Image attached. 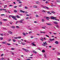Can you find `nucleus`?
Masks as SVG:
<instances>
[{"label": "nucleus", "instance_id": "obj_1", "mask_svg": "<svg viewBox=\"0 0 60 60\" xmlns=\"http://www.w3.org/2000/svg\"><path fill=\"white\" fill-rule=\"evenodd\" d=\"M9 18H11V17H12V19H15V20H17V19H16L15 18H16V17H15L14 16H13V15H9Z\"/></svg>", "mask_w": 60, "mask_h": 60}, {"label": "nucleus", "instance_id": "obj_2", "mask_svg": "<svg viewBox=\"0 0 60 60\" xmlns=\"http://www.w3.org/2000/svg\"><path fill=\"white\" fill-rule=\"evenodd\" d=\"M20 12H22L23 13H24L25 12V13H26V14H27V13H28L26 11H23L21 10H20Z\"/></svg>", "mask_w": 60, "mask_h": 60}, {"label": "nucleus", "instance_id": "obj_3", "mask_svg": "<svg viewBox=\"0 0 60 60\" xmlns=\"http://www.w3.org/2000/svg\"><path fill=\"white\" fill-rule=\"evenodd\" d=\"M43 44H42V46H45V45H47V43L46 42H43Z\"/></svg>", "mask_w": 60, "mask_h": 60}, {"label": "nucleus", "instance_id": "obj_4", "mask_svg": "<svg viewBox=\"0 0 60 60\" xmlns=\"http://www.w3.org/2000/svg\"><path fill=\"white\" fill-rule=\"evenodd\" d=\"M50 19H53V20H55V19H56V17H54V16H51L50 17Z\"/></svg>", "mask_w": 60, "mask_h": 60}, {"label": "nucleus", "instance_id": "obj_5", "mask_svg": "<svg viewBox=\"0 0 60 60\" xmlns=\"http://www.w3.org/2000/svg\"><path fill=\"white\" fill-rule=\"evenodd\" d=\"M22 49H23V50H24L26 52H28L29 51V50H28L27 49H25L24 48H23Z\"/></svg>", "mask_w": 60, "mask_h": 60}, {"label": "nucleus", "instance_id": "obj_6", "mask_svg": "<svg viewBox=\"0 0 60 60\" xmlns=\"http://www.w3.org/2000/svg\"><path fill=\"white\" fill-rule=\"evenodd\" d=\"M24 20V19H21L20 20L19 22L20 23H22V21Z\"/></svg>", "mask_w": 60, "mask_h": 60}, {"label": "nucleus", "instance_id": "obj_7", "mask_svg": "<svg viewBox=\"0 0 60 60\" xmlns=\"http://www.w3.org/2000/svg\"><path fill=\"white\" fill-rule=\"evenodd\" d=\"M40 40L41 41H43V40H44V39H43V38H40Z\"/></svg>", "mask_w": 60, "mask_h": 60}, {"label": "nucleus", "instance_id": "obj_8", "mask_svg": "<svg viewBox=\"0 0 60 60\" xmlns=\"http://www.w3.org/2000/svg\"><path fill=\"white\" fill-rule=\"evenodd\" d=\"M41 21L42 22H44V21H45V19H41Z\"/></svg>", "mask_w": 60, "mask_h": 60}, {"label": "nucleus", "instance_id": "obj_9", "mask_svg": "<svg viewBox=\"0 0 60 60\" xmlns=\"http://www.w3.org/2000/svg\"><path fill=\"white\" fill-rule=\"evenodd\" d=\"M33 53H35V54H37V52H36L34 50H33Z\"/></svg>", "mask_w": 60, "mask_h": 60}, {"label": "nucleus", "instance_id": "obj_10", "mask_svg": "<svg viewBox=\"0 0 60 60\" xmlns=\"http://www.w3.org/2000/svg\"><path fill=\"white\" fill-rule=\"evenodd\" d=\"M46 19L47 20H49V19L50 18L49 17H46Z\"/></svg>", "mask_w": 60, "mask_h": 60}, {"label": "nucleus", "instance_id": "obj_11", "mask_svg": "<svg viewBox=\"0 0 60 60\" xmlns=\"http://www.w3.org/2000/svg\"><path fill=\"white\" fill-rule=\"evenodd\" d=\"M53 23L55 24H56V25H57V24H58V23L56 21L55 22H53Z\"/></svg>", "mask_w": 60, "mask_h": 60}, {"label": "nucleus", "instance_id": "obj_12", "mask_svg": "<svg viewBox=\"0 0 60 60\" xmlns=\"http://www.w3.org/2000/svg\"><path fill=\"white\" fill-rule=\"evenodd\" d=\"M46 25H47L48 26H51V23H46Z\"/></svg>", "mask_w": 60, "mask_h": 60}, {"label": "nucleus", "instance_id": "obj_13", "mask_svg": "<svg viewBox=\"0 0 60 60\" xmlns=\"http://www.w3.org/2000/svg\"><path fill=\"white\" fill-rule=\"evenodd\" d=\"M18 42H19V43L20 44H21V43H22V41H18Z\"/></svg>", "mask_w": 60, "mask_h": 60}, {"label": "nucleus", "instance_id": "obj_14", "mask_svg": "<svg viewBox=\"0 0 60 60\" xmlns=\"http://www.w3.org/2000/svg\"><path fill=\"white\" fill-rule=\"evenodd\" d=\"M49 40H50V41H54V40H55V39L54 38L52 39H49Z\"/></svg>", "mask_w": 60, "mask_h": 60}, {"label": "nucleus", "instance_id": "obj_15", "mask_svg": "<svg viewBox=\"0 0 60 60\" xmlns=\"http://www.w3.org/2000/svg\"><path fill=\"white\" fill-rule=\"evenodd\" d=\"M8 32L9 33V34H12V32H11V31H8Z\"/></svg>", "mask_w": 60, "mask_h": 60}, {"label": "nucleus", "instance_id": "obj_16", "mask_svg": "<svg viewBox=\"0 0 60 60\" xmlns=\"http://www.w3.org/2000/svg\"><path fill=\"white\" fill-rule=\"evenodd\" d=\"M55 43L56 44H58V41H56L55 42Z\"/></svg>", "mask_w": 60, "mask_h": 60}, {"label": "nucleus", "instance_id": "obj_17", "mask_svg": "<svg viewBox=\"0 0 60 60\" xmlns=\"http://www.w3.org/2000/svg\"><path fill=\"white\" fill-rule=\"evenodd\" d=\"M34 42H33L31 44L33 45V46H36V45L34 44Z\"/></svg>", "mask_w": 60, "mask_h": 60}, {"label": "nucleus", "instance_id": "obj_18", "mask_svg": "<svg viewBox=\"0 0 60 60\" xmlns=\"http://www.w3.org/2000/svg\"><path fill=\"white\" fill-rule=\"evenodd\" d=\"M16 16L17 18H20V17L18 15H16Z\"/></svg>", "mask_w": 60, "mask_h": 60}, {"label": "nucleus", "instance_id": "obj_19", "mask_svg": "<svg viewBox=\"0 0 60 60\" xmlns=\"http://www.w3.org/2000/svg\"><path fill=\"white\" fill-rule=\"evenodd\" d=\"M45 9H49V8L47 7H43Z\"/></svg>", "mask_w": 60, "mask_h": 60}, {"label": "nucleus", "instance_id": "obj_20", "mask_svg": "<svg viewBox=\"0 0 60 60\" xmlns=\"http://www.w3.org/2000/svg\"><path fill=\"white\" fill-rule=\"evenodd\" d=\"M40 33H42V34H45V32L43 31H42L40 32Z\"/></svg>", "mask_w": 60, "mask_h": 60}, {"label": "nucleus", "instance_id": "obj_21", "mask_svg": "<svg viewBox=\"0 0 60 60\" xmlns=\"http://www.w3.org/2000/svg\"><path fill=\"white\" fill-rule=\"evenodd\" d=\"M22 34L24 35V36H26V34L24 32L22 33Z\"/></svg>", "mask_w": 60, "mask_h": 60}, {"label": "nucleus", "instance_id": "obj_22", "mask_svg": "<svg viewBox=\"0 0 60 60\" xmlns=\"http://www.w3.org/2000/svg\"><path fill=\"white\" fill-rule=\"evenodd\" d=\"M2 43H3V44H5V43H6V42H2Z\"/></svg>", "mask_w": 60, "mask_h": 60}, {"label": "nucleus", "instance_id": "obj_23", "mask_svg": "<svg viewBox=\"0 0 60 60\" xmlns=\"http://www.w3.org/2000/svg\"><path fill=\"white\" fill-rule=\"evenodd\" d=\"M12 40L13 42H16V40L14 39H13Z\"/></svg>", "mask_w": 60, "mask_h": 60}, {"label": "nucleus", "instance_id": "obj_24", "mask_svg": "<svg viewBox=\"0 0 60 60\" xmlns=\"http://www.w3.org/2000/svg\"><path fill=\"white\" fill-rule=\"evenodd\" d=\"M57 55H60V53L59 52H57Z\"/></svg>", "mask_w": 60, "mask_h": 60}, {"label": "nucleus", "instance_id": "obj_25", "mask_svg": "<svg viewBox=\"0 0 60 60\" xmlns=\"http://www.w3.org/2000/svg\"><path fill=\"white\" fill-rule=\"evenodd\" d=\"M14 12H17V10H14Z\"/></svg>", "mask_w": 60, "mask_h": 60}, {"label": "nucleus", "instance_id": "obj_26", "mask_svg": "<svg viewBox=\"0 0 60 60\" xmlns=\"http://www.w3.org/2000/svg\"><path fill=\"white\" fill-rule=\"evenodd\" d=\"M17 38L18 39H21V36H19L17 37Z\"/></svg>", "mask_w": 60, "mask_h": 60}, {"label": "nucleus", "instance_id": "obj_27", "mask_svg": "<svg viewBox=\"0 0 60 60\" xmlns=\"http://www.w3.org/2000/svg\"><path fill=\"white\" fill-rule=\"evenodd\" d=\"M34 8H37V6L35 5L34 6Z\"/></svg>", "mask_w": 60, "mask_h": 60}, {"label": "nucleus", "instance_id": "obj_28", "mask_svg": "<svg viewBox=\"0 0 60 60\" xmlns=\"http://www.w3.org/2000/svg\"><path fill=\"white\" fill-rule=\"evenodd\" d=\"M11 27L12 28L14 29L15 28V26H11Z\"/></svg>", "mask_w": 60, "mask_h": 60}, {"label": "nucleus", "instance_id": "obj_29", "mask_svg": "<svg viewBox=\"0 0 60 60\" xmlns=\"http://www.w3.org/2000/svg\"><path fill=\"white\" fill-rule=\"evenodd\" d=\"M56 27H60V26H58V25H56Z\"/></svg>", "mask_w": 60, "mask_h": 60}, {"label": "nucleus", "instance_id": "obj_30", "mask_svg": "<svg viewBox=\"0 0 60 60\" xmlns=\"http://www.w3.org/2000/svg\"><path fill=\"white\" fill-rule=\"evenodd\" d=\"M11 49L13 50H14L15 49V48H11Z\"/></svg>", "mask_w": 60, "mask_h": 60}, {"label": "nucleus", "instance_id": "obj_31", "mask_svg": "<svg viewBox=\"0 0 60 60\" xmlns=\"http://www.w3.org/2000/svg\"><path fill=\"white\" fill-rule=\"evenodd\" d=\"M4 59V58H2V59L1 58L0 59V60H2Z\"/></svg>", "mask_w": 60, "mask_h": 60}, {"label": "nucleus", "instance_id": "obj_32", "mask_svg": "<svg viewBox=\"0 0 60 60\" xmlns=\"http://www.w3.org/2000/svg\"><path fill=\"white\" fill-rule=\"evenodd\" d=\"M21 44H22V45H25V44L23 43L22 42Z\"/></svg>", "mask_w": 60, "mask_h": 60}, {"label": "nucleus", "instance_id": "obj_33", "mask_svg": "<svg viewBox=\"0 0 60 60\" xmlns=\"http://www.w3.org/2000/svg\"><path fill=\"white\" fill-rule=\"evenodd\" d=\"M3 20L4 21H6V20H7V19H3Z\"/></svg>", "mask_w": 60, "mask_h": 60}, {"label": "nucleus", "instance_id": "obj_34", "mask_svg": "<svg viewBox=\"0 0 60 60\" xmlns=\"http://www.w3.org/2000/svg\"><path fill=\"white\" fill-rule=\"evenodd\" d=\"M10 52H11V53H12V55H14V53H13V52H12L11 51Z\"/></svg>", "mask_w": 60, "mask_h": 60}, {"label": "nucleus", "instance_id": "obj_35", "mask_svg": "<svg viewBox=\"0 0 60 60\" xmlns=\"http://www.w3.org/2000/svg\"><path fill=\"white\" fill-rule=\"evenodd\" d=\"M0 35H1V36H3V34H0Z\"/></svg>", "mask_w": 60, "mask_h": 60}, {"label": "nucleus", "instance_id": "obj_36", "mask_svg": "<svg viewBox=\"0 0 60 60\" xmlns=\"http://www.w3.org/2000/svg\"><path fill=\"white\" fill-rule=\"evenodd\" d=\"M8 45H11V44L9 43H8L7 44Z\"/></svg>", "mask_w": 60, "mask_h": 60}, {"label": "nucleus", "instance_id": "obj_37", "mask_svg": "<svg viewBox=\"0 0 60 60\" xmlns=\"http://www.w3.org/2000/svg\"><path fill=\"white\" fill-rule=\"evenodd\" d=\"M52 13H55V12L54 11H52Z\"/></svg>", "mask_w": 60, "mask_h": 60}, {"label": "nucleus", "instance_id": "obj_38", "mask_svg": "<svg viewBox=\"0 0 60 60\" xmlns=\"http://www.w3.org/2000/svg\"><path fill=\"white\" fill-rule=\"evenodd\" d=\"M11 41V39H9L8 40V41Z\"/></svg>", "mask_w": 60, "mask_h": 60}, {"label": "nucleus", "instance_id": "obj_39", "mask_svg": "<svg viewBox=\"0 0 60 60\" xmlns=\"http://www.w3.org/2000/svg\"><path fill=\"white\" fill-rule=\"evenodd\" d=\"M36 3L37 4H39V2L37 1L36 2Z\"/></svg>", "mask_w": 60, "mask_h": 60}, {"label": "nucleus", "instance_id": "obj_40", "mask_svg": "<svg viewBox=\"0 0 60 60\" xmlns=\"http://www.w3.org/2000/svg\"><path fill=\"white\" fill-rule=\"evenodd\" d=\"M17 6H15L14 7V8H17Z\"/></svg>", "mask_w": 60, "mask_h": 60}, {"label": "nucleus", "instance_id": "obj_41", "mask_svg": "<svg viewBox=\"0 0 60 60\" xmlns=\"http://www.w3.org/2000/svg\"><path fill=\"white\" fill-rule=\"evenodd\" d=\"M42 28L43 29H45V27H42Z\"/></svg>", "mask_w": 60, "mask_h": 60}, {"label": "nucleus", "instance_id": "obj_42", "mask_svg": "<svg viewBox=\"0 0 60 60\" xmlns=\"http://www.w3.org/2000/svg\"><path fill=\"white\" fill-rule=\"evenodd\" d=\"M36 35H38V36H39V35H40V34H37Z\"/></svg>", "mask_w": 60, "mask_h": 60}, {"label": "nucleus", "instance_id": "obj_43", "mask_svg": "<svg viewBox=\"0 0 60 60\" xmlns=\"http://www.w3.org/2000/svg\"><path fill=\"white\" fill-rule=\"evenodd\" d=\"M4 54H2L1 55V56H4Z\"/></svg>", "mask_w": 60, "mask_h": 60}, {"label": "nucleus", "instance_id": "obj_44", "mask_svg": "<svg viewBox=\"0 0 60 60\" xmlns=\"http://www.w3.org/2000/svg\"><path fill=\"white\" fill-rule=\"evenodd\" d=\"M25 9H28V8H27V7H26V6L25 7Z\"/></svg>", "mask_w": 60, "mask_h": 60}, {"label": "nucleus", "instance_id": "obj_45", "mask_svg": "<svg viewBox=\"0 0 60 60\" xmlns=\"http://www.w3.org/2000/svg\"><path fill=\"white\" fill-rule=\"evenodd\" d=\"M42 52H43V53H44V52H45V50H42Z\"/></svg>", "mask_w": 60, "mask_h": 60}, {"label": "nucleus", "instance_id": "obj_46", "mask_svg": "<svg viewBox=\"0 0 60 60\" xmlns=\"http://www.w3.org/2000/svg\"><path fill=\"white\" fill-rule=\"evenodd\" d=\"M3 38H0V40H3Z\"/></svg>", "mask_w": 60, "mask_h": 60}, {"label": "nucleus", "instance_id": "obj_47", "mask_svg": "<svg viewBox=\"0 0 60 60\" xmlns=\"http://www.w3.org/2000/svg\"><path fill=\"white\" fill-rule=\"evenodd\" d=\"M19 21H17V22H16V24H17V23H19Z\"/></svg>", "mask_w": 60, "mask_h": 60}, {"label": "nucleus", "instance_id": "obj_48", "mask_svg": "<svg viewBox=\"0 0 60 60\" xmlns=\"http://www.w3.org/2000/svg\"><path fill=\"white\" fill-rule=\"evenodd\" d=\"M44 55H45V58H46V57H47V56H46V54H44Z\"/></svg>", "mask_w": 60, "mask_h": 60}, {"label": "nucleus", "instance_id": "obj_49", "mask_svg": "<svg viewBox=\"0 0 60 60\" xmlns=\"http://www.w3.org/2000/svg\"><path fill=\"white\" fill-rule=\"evenodd\" d=\"M3 10H4V11H7V10L6 9H3Z\"/></svg>", "mask_w": 60, "mask_h": 60}, {"label": "nucleus", "instance_id": "obj_50", "mask_svg": "<svg viewBox=\"0 0 60 60\" xmlns=\"http://www.w3.org/2000/svg\"><path fill=\"white\" fill-rule=\"evenodd\" d=\"M36 17H39V16H38V15H36Z\"/></svg>", "mask_w": 60, "mask_h": 60}, {"label": "nucleus", "instance_id": "obj_51", "mask_svg": "<svg viewBox=\"0 0 60 60\" xmlns=\"http://www.w3.org/2000/svg\"><path fill=\"white\" fill-rule=\"evenodd\" d=\"M14 39H17V38H18V37H15V38H14Z\"/></svg>", "mask_w": 60, "mask_h": 60}, {"label": "nucleus", "instance_id": "obj_52", "mask_svg": "<svg viewBox=\"0 0 60 60\" xmlns=\"http://www.w3.org/2000/svg\"><path fill=\"white\" fill-rule=\"evenodd\" d=\"M26 60H30V59H26Z\"/></svg>", "mask_w": 60, "mask_h": 60}, {"label": "nucleus", "instance_id": "obj_53", "mask_svg": "<svg viewBox=\"0 0 60 60\" xmlns=\"http://www.w3.org/2000/svg\"><path fill=\"white\" fill-rule=\"evenodd\" d=\"M2 24V22H0V25H1Z\"/></svg>", "mask_w": 60, "mask_h": 60}, {"label": "nucleus", "instance_id": "obj_54", "mask_svg": "<svg viewBox=\"0 0 60 60\" xmlns=\"http://www.w3.org/2000/svg\"><path fill=\"white\" fill-rule=\"evenodd\" d=\"M45 36H46L47 37H49V36H47L46 35H45Z\"/></svg>", "mask_w": 60, "mask_h": 60}, {"label": "nucleus", "instance_id": "obj_55", "mask_svg": "<svg viewBox=\"0 0 60 60\" xmlns=\"http://www.w3.org/2000/svg\"><path fill=\"white\" fill-rule=\"evenodd\" d=\"M28 58H32L33 57H28Z\"/></svg>", "mask_w": 60, "mask_h": 60}, {"label": "nucleus", "instance_id": "obj_56", "mask_svg": "<svg viewBox=\"0 0 60 60\" xmlns=\"http://www.w3.org/2000/svg\"><path fill=\"white\" fill-rule=\"evenodd\" d=\"M31 33H32V31H29V33L31 34Z\"/></svg>", "mask_w": 60, "mask_h": 60}, {"label": "nucleus", "instance_id": "obj_57", "mask_svg": "<svg viewBox=\"0 0 60 60\" xmlns=\"http://www.w3.org/2000/svg\"><path fill=\"white\" fill-rule=\"evenodd\" d=\"M45 3L46 4H48V1H46V2H45Z\"/></svg>", "mask_w": 60, "mask_h": 60}, {"label": "nucleus", "instance_id": "obj_58", "mask_svg": "<svg viewBox=\"0 0 60 60\" xmlns=\"http://www.w3.org/2000/svg\"><path fill=\"white\" fill-rule=\"evenodd\" d=\"M57 59L58 60H60V58H57Z\"/></svg>", "mask_w": 60, "mask_h": 60}, {"label": "nucleus", "instance_id": "obj_59", "mask_svg": "<svg viewBox=\"0 0 60 60\" xmlns=\"http://www.w3.org/2000/svg\"><path fill=\"white\" fill-rule=\"evenodd\" d=\"M26 15L27 16H29V15H28V14H26Z\"/></svg>", "mask_w": 60, "mask_h": 60}, {"label": "nucleus", "instance_id": "obj_60", "mask_svg": "<svg viewBox=\"0 0 60 60\" xmlns=\"http://www.w3.org/2000/svg\"><path fill=\"white\" fill-rule=\"evenodd\" d=\"M16 27L17 28H19V26H16Z\"/></svg>", "mask_w": 60, "mask_h": 60}, {"label": "nucleus", "instance_id": "obj_61", "mask_svg": "<svg viewBox=\"0 0 60 60\" xmlns=\"http://www.w3.org/2000/svg\"><path fill=\"white\" fill-rule=\"evenodd\" d=\"M12 22H10V24H12Z\"/></svg>", "mask_w": 60, "mask_h": 60}, {"label": "nucleus", "instance_id": "obj_62", "mask_svg": "<svg viewBox=\"0 0 60 60\" xmlns=\"http://www.w3.org/2000/svg\"><path fill=\"white\" fill-rule=\"evenodd\" d=\"M8 12L9 13H11V12H10L9 11H8Z\"/></svg>", "mask_w": 60, "mask_h": 60}, {"label": "nucleus", "instance_id": "obj_63", "mask_svg": "<svg viewBox=\"0 0 60 60\" xmlns=\"http://www.w3.org/2000/svg\"><path fill=\"white\" fill-rule=\"evenodd\" d=\"M42 12H45V11H44V10H43L42 11Z\"/></svg>", "mask_w": 60, "mask_h": 60}, {"label": "nucleus", "instance_id": "obj_64", "mask_svg": "<svg viewBox=\"0 0 60 60\" xmlns=\"http://www.w3.org/2000/svg\"><path fill=\"white\" fill-rule=\"evenodd\" d=\"M3 10V9L1 8V9H0V11H2Z\"/></svg>", "mask_w": 60, "mask_h": 60}]
</instances>
